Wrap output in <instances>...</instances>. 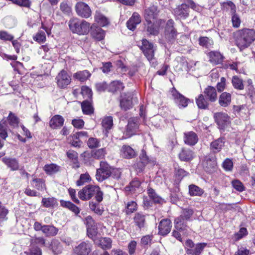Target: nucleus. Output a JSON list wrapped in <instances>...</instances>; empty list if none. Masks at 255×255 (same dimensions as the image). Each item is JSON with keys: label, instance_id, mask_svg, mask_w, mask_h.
I'll use <instances>...</instances> for the list:
<instances>
[{"label": "nucleus", "instance_id": "nucleus-1", "mask_svg": "<svg viewBox=\"0 0 255 255\" xmlns=\"http://www.w3.org/2000/svg\"><path fill=\"white\" fill-rule=\"evenodd\" d=\"M235 43L241 51L248 48L255 40L254 29L243 28L236 31L234 35Z\"/></svg>", "mask_w": 255, "mask_h": 255}, {"label": "nucleus", "instance_id": "nucleus-2", "mask_svg": "<svg viewBox=\"0 0 255 255\" xmlns=\"http://www.w3.org/2000/svg\"><path fill=\"white\" fill-rule=\"evenodd\" d=\"M95 195L96 201L100 203L103 199V193L98 186L88 185L81 191V200H88Z\"/></svg>", "mask_w": 255, "mask_h": 255}, {"label": "nucleus", "instance_id": "nucleus-3", "mask_svg": "<svg viewBox=\"0 0 255 255\" xmlns=\"http://www.w3.org/2000/svg\"><path fill=\"white\" fill-rule=\"evenodd\" d=\"M207 244L200 243L195 244L190 239H188L185 243V249L188 255H201Z\"/></svg>", "mask_w": 255, "mask_h": 255}, {"label": "nucleus", "instance_id": "nucleus-4", "mask_svg": "<svg viewBox=\"0 0 255 255\" xmlns=\"http://www.w3.org/2000/svg\"><path fill=\"white\" fill-rule=\"evenodd\" d=\"M111 173V166L107 162L102 161L100 163V167L97 169L96 179L99 181H103L109 177Z\"/></svg>", "mask_w": 255, "mask_h": 255}, {"label": "nucleus", "instance_id": "nucleus-5", "mask_svg": "<svg viewBox=\"0 0 255 255\" xmlns=\"http://www.w3.org/2000/svg\"><path fill=\"white\" fill-rule=\"evenodd\" d=\"M140 49L148 61L153 63L152 60L154 59L155 50L153 44L146 39H143L142 40Z\"/></svg>", "mask_w": 255, "mask_h": 255}, {"label": "nucleus", "instance_id": "nucleus-6", "mask_svg": "<svg viewBox=\"0 0 255 255\" xmlns=\"http://www.w3.org/2000/svg\"><path fill=\"white\" fill-rule=\"evenodd\" d=\"M171 98L179 108H185L188 106L190 100L180 94L174 88L170 91Z\"/></svg>", "mask_w": 255, "mask_h": 255}, {"label": "nucleus", "instance_id": "nucleus-7", "mask_svg": "<svg viewBox=\"0 0 255 255\" xmlns=\"http://www.w3.org/2000/svg\"><path fill=\"white\" fill-rule=\"evenodd\" d=\"M136 97H134L132 93L124 94L121 97L120 106L122 109L126 111L132 107L133 103H137Z\"/></svg>", "mask_w": 255, "mask_h": 255}, {"label": "nucleus", "instance_id": "nucleus-8", "mask_svg": "<svg viewBox=\"0 0 255 255\" xmlns=\"http://www.w3.org/2000/svg\"><path fill=\"white\" fill-rule=\"evenodd\" d=\"M159 10L157 6L151 5L144 10V16L146 21H160L157 18L159 15Z\"/></svg>", "mask_w": 255, "mask_h": 255}, {"label": "nucleus", "instance_id": "nucleus-9", "mask_svg": "<svg viewBox=\"0 0 255 255\" xmlns=\"http://www.w3.org/2000/svg\"><path fill=\"white\" fill-rule=\"evenodd\" d=\"M214 118L220 129H224L230 122L229 116L225 113H216L214 114Z\"/></svg>", "mask_w": 255, "mask_h": 255}, {"label": "nucleus", "instance_id": "nucleus-10", "mask_svg": "<svg viewBox=\"0 0 255 255\" xmlns=\"http://www.w3.org/2000/svg\"><path fill=\"white\" fill-rule=\"evenodd\" d=\"M56 80L59 88H65L70 83L71 79L67 72L62 70L56 76Z\"/></svg>", "mask_w": 255, "mask_h": 255}, {"label": "nucleus", "instance_id": "nucleus-11", "mask_svg": "<svg viewBox=\"0 0 255 255\" xmlns=\"http://www.w3.org/2000/svg\"><path fill=\"white\" fill-rule=\"evenodd\" d=\"M173 14L177 19H186L189 15V6L185 3L178 5L173 9Z\"/></svg>", "mask_w": 255, "mask_h": 255}, {"label": "nucleus", "instance_id": "nucleus-12", "mask_svg": "<svg viewBox=\"0 0 255 255\" xmlns=\"http://www.w3.org/2000/svg\"><path fill=\"white\" fill-rule=\"evenodd\" d=\"M140 161L136 164H134V168L138 170V172L142 171L145 166L149 163H154L155 161L153 158H150L147 156L146 152L143 149L139 156Z\"/></svg>", "mask_w": 255, "mask_h": 255}, {"label": "nucleus", "instance_id": "nucleus-13", "mask_svg": "<svg viewBox=\"0 0 255 255\" xmlns=\"http://www.w3.org/2000/svg\"><path fill=\"white\" fill-rule=\"evenodd\" d=\"M166 39L169 42H173L177 35V31L174 27V21L169 19L166 23L165 31Z\"/></svg>", "mask_w": 255, "mask_h": 255}, {"label": "nucleus", "instance_id": "nucleus-14", "mask_svg": "<svg viewBox=\"0 0 255 255\" xmlns=\"http://www.w3.org/2000/svg\"><path fill=\"white\" fill-rule=\"evenodd\" d=\"M171 227V222L170 220L167 219L162 220L158 226L159 234L162 236L167 235L170 232Z\"/></svg>", "mask_w": 255, "mask_h": 255}, {"label": "nucleus", "instance_id": "nucleus-15", "mask_svg": "<svg viewBox=\"0 0 255 255\" xmlns=\"http://www.w3.org/2000/svg\"><path fill=\"white\" fill-rule=\"evenodd\" d=\"M224 145L225 139L220 137L210 143V149L211 151L214 153H218L221 151Z\"/></svg>", "mask_w": 255, "mask_h": 255}, {"label": "nucleus", "instance_id": "nucleus-16", "mask_svg": "<svg viewBox=\"0 0 255 255\" xmlns=\"http://www.w3.org/2000/svg\"><path fill=\"white\" fill-rule=\"evenodd\" d=\"M141 22L140 15L137 12H134L131 17L127 22V26L128 29L133 31L136 25Z\"/></svg>", "mask_w": 255, "mask_h": 255}, {"label": "nucleus", "instance_id": "nucleus-17", "mask_svg": "<svg viewBox=\"0 0 255 255\" xmlns=\"http://www.w3.org/2000/svg\"><path fill=\"white\" fill-rule=\"evenodd\" d=\"M209 61L213 64H222L224 57L219 52L212 51L207 54Z\"/></svg>", "mask_w": 255, "mask_h": 255}, {"label": "nucleus", "instance_id": "nucleus-18", "mask_svg": "<svg viewBox=\"0 0 255 255\" xmlns=\"http://www.w3.org/2000/svg\"><path fill=\"white\" fill-rule=\"evenodd\" d=\"M81 107L83 114L90 115L94 113V109L92 105V99H86L81 102Z\"/></svg>", "mask_w": 255, "mask_h": 255}, {"label": "nucleus", "instance_id": "nucleus-19", "mask_svg": "<svg viewBox=\"0 0 255 255\" xmlns=\"http://www.w3.org/2000/svg\"><path fill=\"white\" fill-rule=\"evenodd\" d=\"M160 21H146L145 29L149 34L157 35L159 33L158 24Z\"/></svg>", "mask_w": 255, "mask_h": 255}, {"label": "nucleus", "instance_id": "nucleus-20", "mask_svg": "<svg viewBox=\"0 0 255 255\" xmlns=\"http://www.w3.org/2000/svg\"><path fill=\"white\" fill-rule=\"evenodd\" d=\"M198 137L193 131H188L184 133V141L189 145H194L197 143Z\"/></svg>", "mask_w": 255, "mask_h": 255}, {"label": "nucleus", "instance_id": "nucleus-21", "mask_svg": "<svg viewBox=\"0 0 255 255\" xmlns=\"http://www.w3.org/2000/svg\"><path fill=\"white\" fill-rule=\"evenodd\" d=\"M102 126L103 129V133L106 136H108L109 131L113 126V120L111 116L104 117L102 121Z\"/></svg>", "mask_w": 255, "mask_h": 255}, {"label": "nucleus", "instance_id": "nucleus-22", "mask_svg": "<svg viewBox=\"0 0 255 255\" xmlns=\"http://www.w3.org/2000/svg\"><path fill=\"white\" fill-rule=\"evenodd\" d=\"M138 128L137 120L134 118H131L128 120L127 125L126 134L128 137H130L134 134L136 130Z\"/></svg>", "mask_w": 255, "mask_h": 255}, {"label": "nucleus", "instance_id": "nucleus-23", "mask_svg": "<svg viewBox=\"0 0 255 255\" xmlns=\"http://www.w3.org/2000/svg\"><path fill=\"white\" fill-rule=\"evenodd\" d=\"M203 94L211 103L214 102L217 100L216 90L212 86H209L206 88L204 91Z\"/></svg>", "mask_w": 255, "mask_h": 255}, {"label": "nucleus", "instance_id": "nucleus-24", "mask_svg": "<svg viewBox=\"0 0 255 255\" xmlns=\"http://www.w3.org/2000/svg\"><path fill=\"white\" fill-rule=\"evenodd\" d=\"M91 34L93 38L98 41L102 40L105 37V31L101 27L91 26Z\"/></svg>", "mask_w": 255, "mask_h": 255}, {"label": "nucleus", "instance_id": "nucleus-25", "mask_svg": "<svg viewBox=\"0 0 255 255\" xmlns=\"http://www.w3.org/2000/svg\"><path fill=\"white\" fill-rule=\"evenodd\" d=\"M210 101L204 95V94H200L197 98H196V103L198 107L200 109H207L208 108Z\"/></svg>", "mask_w": 255, "mask_h": 255}, {"label": "nucleus", "instance_id": "nucleus-26", "mask_svg": "<svg viewBox=\"0 0 255 255\" xmlns=\"http://www.w3.org/2000/svg\"><path fill=\"white\" fill-rule=\"evenodd\" d=\"M121 152L122 157L125 158H132L136 155L134 150L128 145H123Z\"/></svg>", "mask_w": 255, "mask_h": 255}, {"label": "nucleus", "instance_id": "nucleus-27", "mask_svg": "<svg viewBox=\"0 0 255 255\" xmlns=\"http://www.w3.org/2000/svg\"><path fill=\"white\" fill-rule=\"evenodd\" d=\"M217 162L214 157H206L204 166L205 169L208 172H213L216 168Z\"/></svg>", "mask_w": 255, "mask_h": 255}, {"label": "nucleus", "instance_id": "nucleus-28", "mask_svg": "<svg viewBox=\"0 0 255 255\" xmlns=\"http://www.w3.org/2000/svg\"><path fill=\"white\" fill-rule=\"evenodd\" d=\"M64 122L63 118L60 115L54 116L50 121L49 125L52 128H56L63 126Z\"/></svg>", "mask_w": 255, "mask_h": 255}, {"label": "nucleus", "instance_id": "nucleus-29", "mask_svg": "<svg viewBox=\"0 0 255 255\" xmlns=\"http://www.w3.org/2000/svg\"><path fill=\"white\" fill-rule=\"evenodd\" d=\"M231 102V95L230 93L223 92L219 98V104L222 107H226Z\"/></svg>", "mask_w": 255, "mask_h": 255}, {"label": "nucleus", "instance_id": "nucleus-30", "mask_svg": "<svg viewBox=\"0 0 255 255\" xmlns=\"http://www.w3.org/2000/svg\"><path fill=\"white\" fill-rule=\"evenodd\" d=\"M133 222L138 228L141 229L144 226L145 223V215L140 212L136 213L133 217Z\"/></svg>", "mask_w": 255, "mask_h": 255}, {"label": "nucleus", "instance_id": "nucleus-31", "mask_svg": "<svg viewBox=\"0 0 255 255\" xmlns=\"http://www.w3.org/2000/svg\"><path fill=\"white\" fill-rule=\"evenodd\" d=\"M99 246L103 250H109L112 248V240L110 238H101L97 242Z\"/></svg>", "mask_w": 255, "mask_h": 255}, {"label": "nucleus", "instance_id": "nucleus-32", "mask_svg": "<svg viewBox=\"0 0 255 255\" xmlns=\"http://www.w3.org/2000/svg\"><path fill=\"white\" fill-rule=\"evenodd\" d=\"M70 30L74 33L80 34V21L78 18H72L69 22Z\"/></svg>", "mask_w": 255, "mask_h": 255}, {"label": "nucleus", "instance_id": "nucleus-33", "mask_svg": "<svg viewBox=\"0 0 255 255\" xmlns=\"http://www.w3.org/2000/svg\"><path fill=\"white\" fill-rule=\"evenodd\" d=\"M124 86L123 84L120 81H114L112 82L108 86V91L112 93H115L123 90Z\"/></svg>", "mask_w": 255, "mask_h": 255}, {"label": "nucleus", "instance_id": "nucleus-34", "mask_svg": "<svg viewBox=\"0 0 255 255\" xmlns=\"http://www.w3.org/2000/svg\"><path fill=\"white\" fill-rule=\"evenodd\" d=\"M187 220L183 218H181V217L180 216L175 219V228L176 229L179 231L186 230L187 228Z\"/></svg>", "mask_w": 255, "mask_h": 255}, {"label": "nucleus", "instance_id": "nucleus-35", "mask_svg": "<svg viewBox=\"0 0 255 255\" xmlns=\"http://www.w3.org/2000/svg\"><path fill=\"white\" fill-rule=\"evenodd\" d=\"M179 157L182 161H189L193 158L194 153L191 150L183 149L179 154Z\"/></svg>", "mask_w": 255, "mask_h": 255}, {"label": "nucleus", "instance_id": "nucleus-36", "mask_svg": "<svg viewBox=\"0 0 255 255\" xmlns=\"http://www.w3.org/2000/svg\"><path fill=\"white\" fill-rule=\"evenodd\" d=\"M2 161L11 170H16L19 168V163L15 158L5 157L2 159Z\"/></svg>", "mask_w": 255, "mask_h": 255}, {"label": "nucleus", "instance_id": "nucleus-37", "mask_svg": "<svg viewBox=\"0 0 255 255\" xmlns=\"http://www.w3.org/2000/svg\"><path fill=\"white\" fill-rule=\"evenodd\" d=\"M95 19L101 26H105L109 24L108 18L100 12L96 11L95 15Z\"/></svg>", "mask_w": 255, "mask_h": 255}, {"label": "nucleus", "instance_id": "nucleus-38", "mask_svg": "<svg viewBox=\"0 0 255 255\" xmlns=\"http://www.w3.org/2000/svg\"><path fill=\"white\" fill-rule=\"evenodd\" d=\"M7 122L6 120H2L0 122V137L5 140L7 137Z\"/></svg>", "mask_w": 255, "mask_h": 255}, {"label": "nucleus", "instance_id": "nucleus-39", "mask_svg": "<svg viewBox=\"0 0 255 255\" xmlns=\"http://www.w3.org/2000/svg\"><path fill=\"white\" fill-rule=\"evenodd\" d=\"M60 202L61 206L69 209L70 210L75 213L76 215H77L79 213V210L78 207L73 204L72 202L70 201H66L63 200H60Z\"/></svg>", "mask_w": 255, "mask_h": 255}, {"label": "nucleus", "instance_id": "nucleus-40", "mask_svg": "<svg viewBox=\"0 0 255 255\" xmlns=\"http://www.w3.org/2000/svg\"><path fill=\"white\" fill-rule=\"evenodd\" d=\"M60 202L61 206L69 209L70 210L75 213L76 215H77L79 213V210L78 207L73 204L72 202L70 201H66L63 200H60Z\"/></svg>", "mask_w": 255, "mask_h": 255}, {"label": "nucleus", "instance_id": "nucleus-41", "mask_svg": "<svg viewBox=\"0 0 255 255\" xmlns=\"http://www.w3.org/2000/svg\"><path fill=\"white\" fill-rule=\"evenodd\" d=\"M199 44L200 46L205 48L211 47L214 44L212 38L206 36H201L199 38Z\"/></svg>", "mask_w": 255, "mask_h": 255}, {"label": "nucleus", "instance_id": "nucleus-42", "mask_svg": "<svg viewBox=\"0 0 255 255\" xmlns=\"http://www.w3.org/2000/svg\"><path fill=\"white\" fill-rule=\"evenodd\" d=\"M58 230L53 226L44 225V228L42 232L45 234L46 236H54L58 233Z\"/></svg>", "mask_w": 255, "mask_h": 255}, {"label": "nucleus", "instance_id": "nucleus-43", "mask_svg": "<svg viewBox=\"0 0 255 255\" xmlns=\"http://www.w3.org/2000/svg\"><path fill=\"white\" fill-rule=\"evenodd\" d=\"M147 192L149 198L155 203L162 204L164 202V200L159 197L153 189H148Z\"/></svg>", "mask_w": 255, "mask_h": 255}, {"label": "nucleus", "instance_id": "nucleus-44", "mask_svg": "<svg viewBox=\"0 0 255 255\" xmlns=\"http://www.w3.org/2000/svg\"><path fill=\"white\" fill-rule=\"evenodd\" d=\"M188 173L179 167L175 168V178L176 183H179L183 178L188 175Z\"/></svg>", "mask_w": 255, "mask_h": 255}, {"label": "nucleus", "instance_id": "nucleus-45", "mask_svg": "<svg viewBox=\"0 0 255 255\" xmlns=\"http://www.w3.org/2000/svg\"><path fill=\"white\" fill-rule=\"evenodd\" d=\"M33 187L40 191H43L46 188L44 181L40 178H33L32 181Z\"/></svg>", "mask_w": 255, "mask_h": 255}, {"label": "nucleus", "instance_id": "nucleus-46", "mask_svg": "<svg viewBox=\"0 0 255 255\" xmlns=\"http://www.w3.org/2000/svg\"><path fill=\"white\" fill-rule=\"evenodd\" d=\"M189 192L192 196H200L203 194L204 190L195 185L191 184L189 186Z\"/></svg>", "mask_w": 255, "mask_h": 255}, {"label": "nucleus", "instance_id": "nucleus-47", "mask_svg": "<svg viewBox=\"0 0 255 255\" xmlns=\"http://www.w3.org/2000/svg\"><path fill=\"white\" fill-rule=\"evenodd\" d=\"M91 13L88 5L85 2H81V16L87 18L91 15Z\"/></svg>", "mask_w": 255, "mask_h": 255}, {"label": "nucleus", "instance_id": "nucleus-48", "mask_svg": "<svg viewBox=\"0 0 255 255\" xmlns=\"http://www.w3.org/2000/svg\"><path fill=\"white\" fill-rule=\"evenodd\" d=\"M137 209L136 203L133 201H129L126 203L125 212L126 214L129 215L132 213Z\"/></svg>", "mask_w": 255, "mask_h": 255}, {"label": "nucleus", "instance_id": "nucleus-49", "mask_svg": "<svg viewBox=\"0 0 255 255\" xmlns=\"http://www.w3.org/2000/svg\"><path fill=\"white\" fill-rule=\"evenodd\" d=\"M51 250L54 255H58L62 253V248L57 241H53L51 244Z\"/></svg>", "mask_w": 255, "mask_h": 255}, {"label": "nucleus", "instance_id": "nucleus-50", "mask_svg": "<svg viewBox=\"0 0 255 255\" xmlns=\"http://www.w3.org/2000/svg\"><path fill=\"white\" fill-rule=\"evenodd\" d=\"M140 185V182L138 180L134 179L130 182L129 185L128 186H127L125 188V189L127 191L133 192L139 188Z\"/></svg>", "mask_w": 255, "mask_h": 255}, {"label": "nucleus", "instance_id": "nucleus-51", "mask_svg": "<svg viewBox=\"0 0 255 255\" xmlns=\"http://www.w3.org/2000/svg\"><path fill=\"white\" fill-rule=\"evenodd\" d=\"M223 9L229 11L230 14L234 13L236 12V7L235 4L231 1H227L223 3Z\"/></svg>", "mask_w": 255, "mask_h": 255}, {"label": "nucleus", "instance_id": "nucleus-52", "mask_svg": "<svg viewBox=\"0 0 255 255\" xmlns=\"http://www.w3.org/2000/svg\"><path fill=\"white\" fill-rule=\"evenodd\" d=\"M81 94L84 100L86 99H92V91L88 87L82 86L81 88Z\"/></svg>", "mask_w": 255, "mask_h": 255}, {"label": "nucleus", "instance_id": "nucleus-53", "mask_svg": "<svg viewBox=\"0 0 255 255\" xmlns=\"http://www.w3.org/2000/svg\"><path fill=\"white\" fill-rule=\"evenodd\" d=\"M7 121L10 126L13 128L16 127L19 123V119L11 112L9 113Z\"/></svg>", "mask_w": 255, "mask_h": 255}, {"label": "nucleus", "instance_id": "nucleus-54", "mask_svg": "<svg viewBox=\"0 0 255 255\" xmlns=\"http://www.w3.org/2000/svg\"><path fill=\"white\" fill-rule=\"evenodd\" d=\"M44 170L46 173L51 174L59 170V166L53 163L47 164L44 166Z\"/></svg>", "mask_w": 255, "mask_h": 255}, {"label": "nucleus", "instance_id": "nucleus-55", "mask_svg": "<svg viewBox=\"0 0 255 255\" xmlns=\"http://www.w3.org/2000/svg\"><path fill=\"white\" fill-rule=\"evenodd\" d=\"M89 207L92 211L100 215H102L104 211L103 208L99 204L93 202H89Z\"/></svg>", "mask_w": 255, "mask_h": 255}, {"label": "nucleus", "instance_id": "nucleus-56", "mask_svg": "<svg viewBox=\"0 0 255 255\" xmlns=\"http://www.w3.org/2000/svg\"><path fill=\"white\" fill-rule=\"evenodd\" d=\"M232 84L235 89L241 90L244 88L243 80L237 76L233 77Z\"/></svg>", "mask_w": 255, "mask_h": 255}, {"label": "nucleus", "instance_id": "nucleus-57", "mask_svg": "<svg viewBox=\"0 0 255 255\" xmlns=\"http://www.w3.org/2000/svg\"><path fill=\"white\" fill-rule=\"evenodd\" d=\"M91 245L89 243H82L81 244V255H88L91 251Z\"/></svg>", "mask_w": 255, "mask_h": 255}, {"label": "nucleus", "instance_id": "nucleus-58", "mask_svg": "<svg viewBox=\"0 0 255 255\" xmlns=\"http://www.w3.org/2000/svg\"><path fill=\"white\" fill-rule=\"evenodd\" d=\"M194 211L190 208H186L182 210L180 216L188 221L190 219L193 215Z\"/></svg>", "mask_w": 255, "mask_h": 255}, {"label": "nucleus", "instance_id": "nucleus-59", "mask_svg": "<svg viewBox=\"0 0 255 255\" xmlns=\"http://www.w3.org/2000/svg\"><path fill=\"white\" fill-rule=\"evenodd\" d=\"M55 203L56 200L54 198H43L42 199V205L46 208L53 207Z\"/></svg>", "mask_w": 255, "mask_h": 255}, {"label": "nucleus", "instance_id": "nucleus-60", "mask_svg": "<svg viewBox=\"0 0 255 255\" xmlns=\"http://www.w3.org/2000/svg\"><path fill=\"white\" fill-rule=\"evenodd\" d=\"M60 10L67 15H70L72 12L71 7L66 2H62L60 5Z\"/></svg>", "mask_w": 255, "mask_h": 255}, {"label": "nucleus", "instance_id": "nucleus-61", "mask_svg": "<svg viewBox=\"0 0 255 255\" xmlns=\"http://www.w3.org/2000/svg\"><path fill=\"white\" fill-rule=\"evenodd\" d=\"M80 132L76 131L70 139V142L71 144L75 147H79L80 143Z\"/></svg>", "mask_w": 255, "mask_h": 255}, {"label": "nucleus", "instance_id": "nucleus-62", "mask_svg": "<svg viewBox=\"0 0 255 255\" xmlns=\"http://www.w3.org/2000/svg\"><path fill=\"white\" fill-rule=\"evenodd\" d=\"M90 23L85 20L81 21V34H87L90 30Z\"/></svg>", "mask_w": 255, "mask_h": 255}, {"label": "nucleus", "instance_id": "nucleus-63", "mask_svg": "<svg viewBox=\"0 0 255 255\" xmlns=\"http://www.w3.org/2000/svg\"><path fill=\"white\" fill-rule=\"evenodd\" d=\"M152 236L146 235L142 237L140 243L142 246L146 248L147 246H150L151 244Z\"/></svg>", "mask_w": 255, "mask_h": 255}, {"label": "nucleus", "instance_id": "nucleus-64", "mask_svg": "<svg viewBox=\"0 0 255 255\" xmlns=\"http://www.w3.org/2000/svg\"><path fill=\"white\" fill-rule=\"evenodd\" d=\"M87 232L88 237L93 239L97 234V228L96 225L90 227H87Z\"/></svg>", "mask_w": 255, "mask_h": 255}]
</instances>
